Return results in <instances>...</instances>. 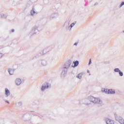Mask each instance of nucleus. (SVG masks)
I'll use <instances>...</instances> for the list:
<instances>
[{
	"label": "nucleus",
	"mask_w": 124,
	"mask_h": 124,
	"mask_svg": "<svg viewBox=\"0 0 124 124\" xmlns=\"http://www.w3.org/2000/svg\"><path fill=\"white\" fill-rule=\"evenodd\" d=\"M91 102L94 103V104H99L101 105L103 104V102L99 98H95L93 96H90L88 97V99L85 102L86 105H89L91 104Z\"/></svg>",
	"instance_id": "1"
},
{
	"label": "nucleus",
	"mask_w": 124,
	"mask_h": 124,
	"mask_svg": "<svg viewBox=\"0 0 124 124\" xmlns=\"http://www.w3.org/2000/svg\"><path fill=\"white\" fill-rule=\"evenodd\" d=\"M71 64V61H68L66 62L64 65V68L62 73V77H64L66 75V73H67V70L68 68L70 67V65Z\"/></svg>",
	"instance_id": "2"
},
{
	"label": "nucleus",
	"mask_w": 124,
	"mask_h": 124,
	"mask_svg": "<svg viewBox=\"0 0 124 124\" xmlns=\"http://www.w3.org/2000/svg\"><path fill=\"white\" fill-rule=\"evenodd\" d=\"M114 115V118L115 119V120L117 122H118V123L120 124H124V118H123L121 116H118V113L117 112H115Z\"/></svg>",
	"instance_id": "3"
},
{
	"label": "nucleus",
	"mask_w": 124,
	"mask_h": 124,
	"mask_svg": "<svg viewBox=\"0 0 124 124\" xmlns=\"http://www.w3.org/2000/svg\"><path fill=\"white\" fill-rule=\"evenodd\" d=\"M51 88V84L48 83H45L43 84L41 88V91L44 92L46 89H50Z\"/></svg>",
	"instance_id": "4"
},
{
	"label": "nucleus",
	"mask_w": 124,
	"mask_h": 124,
	"mask_svg": "<svg viewBox=\"0 0 124 124\" xmlns=\"http://www.w3.org/2000/svg\"><path fill=\"white\" fill-rule=\"evenodd\" d=\"M38 32V26H35L33 27L31 29V33L33 34H36Z\"/></svg>",
	"instance_id": "5"
},
{
	"label": "nucleus",
	"mask_w": 124,
	"mask_h": 124,
	"mask_svg": "<svg viewBox=\"0 0 124 124\" xmlns=\"http://www.w3.org/2000/svg\"><path fill=\"white\" fill-rule=\"evenodd\" d=\"M105 122L107 124H115V121L109 118H106Z\"/></svg>",
	"instance_id": "6"
},
{
	"label": "nucleus",
	"mask_w": 124,
	"mask_h": 124,
	"mask_svg": "<svg viewBox=\"0 0 124 124\" xmlns=\"http://www.w3.org/2000/svg\"><path fill=\"white\" fill-rule=\"evenodd\" d=\"M37 14H38V12L36 11V9L34 8H32L31 11V16H35V15H37Z\"/></svg>",
	"instance_id": "7"
},
{
	"label": "nucleus",
	"mask_w": 124,
	"mask_h": 124,
	"mask_svg": "<svg viewBox=\"0 0 124 124\" xmlns=\"http://www.w3.org/2000/svg\"><path fill=\"white\" fill-rule=\"evenodd\" d=\"M15 83L16 85V86H20L21 84H22V80H21L20 78H17L16 79L15 81Z\"/></svg>",
	"instance_id": "8"
},
{
	"label": "nucleus",
	"mask_w": 124,
	"mask_h": 124,
	"mask_svg": "<svg viewBox=\"0 0 124 124\" xmlns=\"http://www.w3.org/2000/svg\"><path fill=\"white\" fill-rule=\"evenodd\" d=\"M40 63L43 66H46L48 64V62L46 60H42L40 61Z\"/></svg>",
	"instance_id": "9"
},
{
	"label": "nucleus",
	"mask_w": 124,
	"mask_h": 124,
	"mask_svg": "<svg viewBox=\"0 0 124 124\" xmlns=\"http://www.w3.org/2000/svg\"><path fill=\"white\" fill-rule=\"evenodd\" d=\"M10 96V91L8 89L6 88L5 89V97H8V96Z\"/></svg>",
	"instance_id": "10"
},
{
	"label": "nucleus",
	"mask_w": 124,
	"mask_h": 124,
	"mask_svg": "<svg viewBox=\"0 0 124 124\" xmlns=\"http://www.w3.org/2000/svg\"><path fill=\"white\" fill-rule=\"evenodd\" d=\"M115 93L116 92L114 90L108 89V94H115Z\"/></svg>",
	"instance_id": "11"
},
{
	"label": "nucleus",
	"mask_w": 124,
	"mask_h": 124,
	"mask_svg": "<svg viewBox=\"0 0 124 124\" xmlns=\"http://www.w3.org/2000/svg\"><path fill=\"white\" fill-rule=\"evenodd\" d=\"M58 16H59V14H58V13H54V14H52L51 15L50 18H51V19H54V18L58 17Z\"/></svg>",
	"instance_id": "12"
},
{
	"label": "nucleus",
	"mask_w": 124,
	"mask_h": 124,
	"mask_svg": "<svg viewBox=\"0 0 124 124\" xmlns=\"http://www.w3.org/2000/svg\"><path fill=\"white\" fill-rule=\"evenodd\" d=\"M76 24V22H74V23H72L70 25V26L68 27V28H67V30H68V31H71V29H72L73 27H74V25H75Z\"/></svg>",
	"instance_id": "13"
},
{
	"label": "nucleus",
	"mask_w": 124,
	"mask_h": 124,
	"mask_svg": "<svg viewBox=\"0 0 124 124\" xmlns=\"http://www.w3.org/2000/svg\"><path fill=\"white\" fill-rule=\"evenodd\" d=\"M8 71L9 74H10V75H13V74H14V70H12L11 69H9L8 70Z\"/></svg>",
	"instance_id": "14"
},
{
	"label": "nucleus",
	"mask_w": 124,
	"mask_h": 124,
	"mask_svg": "<svg viewBox=\"0 0 124 124\" xmlns=\"http://www.w3.org/2000/svg\"><path fill=\"white\" fill-rule=\"evenodd\" d=\"M108 89H105V88L102 89V93H108Z\"/></svg>",
	"instance_id": "15"
},
{
	"label": "nucleus",
	"mask_w": 124,
	"mask_h": 124,
	"mask_svg": "<svg viewBox=\"0 0 124 124\" xmlns=\"http://www.w3.org/2000/svg\"><path fill=\"white\" fill-rule=\"evenodd\" d=\"M82 76H83V73H81L77 75V78L78 79H81L82 78Z\"/></svg>",
	"instance_id": "16"
},
{
	"label": "nucleus",
	"mask_w": 124,
	"mask_h": 124,
	"mask_svg": "<svg viewBox=\"0 0 124 124\" xmlns=\"http://www.w3.org/2000/svg\"><path fill=\"white\" fill-rule=\"evenodd\" d=\"M74 65L73 67H76V66H78V64H79V62L76 61V62H74Z\"/></svg>",
	"instance_id": "17"
},
{
	"label": "nucleus",
	"mask_w": 124,
	"mask_h": 124,
	"mask_svg": "<svg viewBox=\"0 0 124 124\" xmlns=\"http://www.w3.org/2000/svg\"><path fill=\"white\" fill-rule=\"evenodd\" d=\"M120 71H121V70H120V69L118 68H115L114 70V72H118L119 73Z\"/></svg>",
	"instance_id": "18"
},
{
	"label": "nucleus",
	"mask_w": 124,
	"mask_h": 124,
	"mask_svg": "<svg viewBox=\"0 0 124 124\" xmlns=\"http://www.w3.org/2000/svg\"><path fill=\"white\" fill-rule=\"evenodd\" d=\"M6 15H4V14H0V18H6Z\"/></svg>",
	"instance_id": "19"
},
{
	"label": "nucleus",
	"mask_w": 124,
	"mask_h": 124,
	"mask_svg": "<svg viewBox=\"0 0 124 124\" xmlns=\"http://www.w3.org/2000/svg\"><path fill=\"white\" fill-rule=\"evenodd\" d=\"M118 73L119 74V76H121V77H123V76H124V73H123V72H122L121 70Z\"/></svg>",
	"instance_id": "20"
},
{
	"label": "nucleus",
	"mask_w": 124,
	"mask_h": 124,
	"mask_svg": "<svg viewBox=\"0 0 124 124\" xmlns=\"http://www.w3.org/2000/svg\"><path fill=\"white\" fill-rule=\"evenodd\" d=\"M123 5H124V1L122 2V3H121V4L119 5V8H121V7H122V6H123Z\"/></svg>",
	"instance_id": "21"
},
{
	"label": "nucleus",
	"mask_w": 124,
	"mask_h": 124,
	"mask_svg": "<svg viewBox=\"0 0 124 124\" xmlns=\"http://www.w3.org/2000/svg\"><path fill=\"white\" fill-rule=\"evenodd\" d=\"M92 64V59H90L89 60V65H90V64Z\"/></svg>",
	"instance_id": "22"
},
{
	"label": "nucleus",
	"mask_w": 124,
	"mask_h": 124,
	"mask_svg": "<svg viewBox=\"0 0 124 124\" xmlns=\"http://www.w3.org/2000/svg\"><path fill=\"white\" fill-rule=\"evenodd\" d=\"M3 56V54L2 53H0V59L2 58Z\"/></svg>",
	"instance_id": "23"
},
{
	"label": "nucleus",
	"mask_w": 124,
	"mask_h": 124,
	"mask_svg": "<svg viewBox=\"0 0 124 124\" xmlns=\"http://www.w3.org/2000/svg\"><path fill=\"white\" fill-rule=\"evenodd\" d=\"M5 102H6V103H8V104H9V101L7 100H5Z\"/></svg>",
	"instance_id": "24"
},
{
	"label": "nucleus",
	"mask_w": 124,
	"mask_h": 124,
	"mask_svg": "<svg viewBox=\"0 0 124 124\" xmlns=\"http://www.w3.org/2000/svg\"><path fill=\"white\" fill-rule=\"evenodd\" d=\"M18 105L21 106L22 105V102H18Z\"/></svg>",
	"instance_id": "25"
},
{
	"label": "nucleus",
	"mask_w": 124,
	"mask_h": 124,
	"mask_svg": "<svg viewBox=\"0 0 124 124\" xmlns=\"http://www.w3.org/2000/svg\"><path fill=\"white\" fill-rule=\"evenodd\" d=\"M31 117H28V121H31Z\"/></svg>",
	"instance_id": "26"
},
{
	"label": "nucleus",
	"mask_w": 124,
	"mask_h": 124,
	"mask_svg": "<svg viewBox=\"0 0 124 124\" xmlns=\"http://www.w3.org/2000/svg\"><path fill=\"white\" fill-rule=\"evenodd\" d=\"M74 45H75V46H77V45H78V43H75Z\"/></svg>",
	"instance_id": "27"
},
{
	"label": "nucleus",
	"mask_w": 124,
	"mask_h": 124,
	"mask_svg": "<svg viewBox=\"0 0 124 124\" xmlns=\"http://www.w3.org/2000/svg\"><path fill=\"white\" fill-rule=\"evenodd\" d=\"M97 4H98V3L97 2H96L95 3L94 5H97Z\"/></svg>",
	"instance_id": "28"
},
{
	"label": "nucleus",
	"mask_w": 124,
	"mask_h": 124,
	"mask_svg": "<svg viewBox=\"0 0 124 124\" xmlns=\"http://www.w3.org/2000/svg\"><path fill=\"white\" fill-rule=\"evenodd\" d=\"M87 73H90V70H87Z\"/></svg>",
	"instance_id": "29"
},
{
	"label": "nucleus",
	"mask_w": 124,
	"mask_h": 124,
	"mask_svg": "<svg viewBox=\"0 0 124 124\" xmlns=\"http://www.w3.org/2000/svg\"><path fill=\"white\" fill-rule=\"evenodd\" d=\"M12 32H14V29H13V30H12Z\"/></svg>",
	"instance_id": "30"
},
{
	"label": "nucleus",
	"mask_w": 124,
	"mask_h": 124,
	"mask_svg": "<svg viewBox=\"0 0 124 124\" xmlns=\"http://www.w3.org/2000/svg\"><path fill=\"white\" fill-rule=\"evenodd\" d=\"M123 32L124 33V31H123Z\"/></svg>",
	"instance_id": "31"
},
{
	"label": "nucleus",
	"mask_w": 124,
	"mask_h": 124,
	"mask_svg": "<svg viewBox=\"0 0 124 124\" xmlns=\"http://www.w3.org/2000/svg\"><path fill=\"white\" fill-rule=\"evenodd\" d=\"M89 75H91V74H90Z\"/></svg>",
	"instance_id": "32"
}]
</instances>
